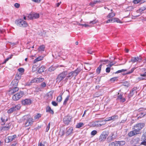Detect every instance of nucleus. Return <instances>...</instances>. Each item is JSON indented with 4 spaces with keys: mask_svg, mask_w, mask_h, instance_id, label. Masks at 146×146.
<instances>
[{
    "mask_svg": "<svg viewBox=\"0 0 146 146\" xmlns=\"http://www.w3.org/2000/svg\"><path fill=\"white\" fill-rule=\"evenodd\" d=\"M138 133L135 130L130 131L128 133V135L129 137H131L135 135L138 134Z\"/></svg>",
    "mask_w": 146,
    "mask_h": 146,
    "instance_id": "f3484780",
    "label": "nucleus"
},
{
    "mask_svg": "<svg viewBox=\"0 0 146 146\" xmlns=\"http://www.w3.org/2000/svg\"><path fill=\"white\" fill-rule=\"evenodd\" d=\"M142 60V58L141 56L131 57L130 61L129 62H131L132 63H134L136 62L137 63H140Z\"/></svg>",
    "mask_w": 146,
    "mask_h": 146,
    "instance_id": "0eeeda50",
    "label": "nucleus"
},
{
    "mask_svg": "<svg viewBox=\"0 0 146 146\" xmlns=\"http://www.w3.org/2000/svg\"><path fill=\"white\" fill-rule=\"evenodd\" d=\"M73 130V128L72 127H70L69 128L67 129L66 131V134L68 135L71 134Z\"/></svg>",
    "mask_w": 146,
    "mask_h": 146,
    "instance_id": "a878e982",
    "label": "nucleus"
},
{
    "mask_svg": "<svg viewBox=\"0 0 146 146\" xmlns=\"http://www.w3.org/2000/svg\"><path fill=\"white\" fill-rule=\"evenodd\" d=\"M22 120H26L25 122V127H28L31 125L33 121V119L31 117L28 115L23 116L22 118Z\"/></svg>",
    "mask_w": 146,
    "mask_h": 146,
    "instance_id": "f257e3e1",
    "label": "nucleus"
},
{
    "mask_svg": "<svg viewBox=\"0 0 146 146\" xmlns=\"http://www.w3.org/2000/svg\"><path fill=\"white\" fill-rule=\"evenodd\" d=\"M70 97V96L68 95V96L66 98H65L64 102V104H66L67 102L68 101V100H69V99Z\"/></svg>",
    "mask_w": 146,
    "mask_h": 146,
    "instance_id": "a19ab883",
    "label": "nucleus"
},
{
    "mask_svg": "<svg viewBox=\"0 0 146 146\" xmlns=\"http://www.w3.org/2000/svg\"><path fill=\"white\" fill-rule=\"evenodd\" d=\"M81 25L84 26L85 27H90L91 26L90 25H89L86 24H82Z\"/></svg>",
    "mask_w": 146,
    "mask_h": 146,
    "instance_id": "4d7b16f0",
    "label": "nucleus"
},
{
    "mask_svg": "<svg viewBox=\"0 0 146 146\" xmlns=\"http://www.w3.org/2000/svg\"><path fill=\"white\" fill-rule=\"evenodd\" d=\"M105 124V123H104V122H102V121H96L93 122L92 123V126L96 127H100Z\"/></svg>",
    "mask_w": 146,
    "mask_h": 146,
    "instance_id": "9d476101",
    "label": "nucleus"
},
{
    "mask_svg": "<svg viewBox=\"0 0 146 146\" xmlns=\"http://www.w3.org/2000/svg\"><path fill=\"white\" fill-rule=\"evenodd\" d=\"M21 107V106L20 104H18L16 105L15 107L11 108L9 110L7 111V113H11L13 112L20 109Z\"/></svg>",
    "mask_w": 146,
    "mask_h": 146,
    "instance_id": "6e6552de",
    "label": "nucleus"
},
{
    "mask_svg": "<svg viewBox=\"0 0 146 146\" xmlns=\"http://www.w3.org/2000/svg\"><path fill=\"white\" fill-rule=\"evenodd\" d=\"M10 127L9 126H5L2 128L3 130H7L10 128Z\"/></svg>",
    "mask_w": 146,
    "mask_h": 146,
    "instance_id": "a18cd8bd",
    "label": "nucleus"
},
{
    "mask_svg": "<svg viewBox=\"0 0 146 146\" xmlns=\"http://www.w3.org/2000/svg\"><path fill=\"white\" fill-rule=\"evenodd\" d=\"M117 118L118 116L117 115H114L111 117L107 118L105 120H102V121L104 122V123H106V121H109L111 120H114Z\"/></svg>",
    "mask_w": 146,
    "mask_h": 146,
    "instance_id": "f8f14e48",
    "label": "nucleus"
},
{
    "mask_svg": "<svg viewBox=\"0 0 146 146\" xmlns=\"http://www.w3.org/2000/svg\"><path fill=\"white\" fill-rule=\"evenodd\" d=\"M108 135V133L104 131L100 135L99 139L101 141H104L105 140Z\"/></svg>",
    "mask_w": 146,
    "mask_h": 146,
    "instance_id": "ddd939ff",
    "label": "nucleus"
},
{
    "mask_svg": "<svg viewBox=\"0 0 146 146\" xmlns=\"http://www.w3.org/2000/svg\"><path fill=\"white\" fill-rule=\"evenodd\" d=\"M88 52L89 54H93V53H94V52H93L92 51H91V50H88Z\"/></svg>",
    "mask_w": 146,
    "mask_h": 146,
    "instance_id": "774afa93",
    "label": "nucleus"
},
{
    "mask_svg": "<svg viewBox=\"0 0 146 146\" xmlns=\"http://www.w3.org/2000/svg\"><path fill=\"white\" fill-rule=\"evenodd\" d=\"M31 103V100L29 99H26L23 100L21 101L22 104L24 105L30 104Z\"/></svg>",
    "mask_w": 146,
    "mask_h": 146,
    "instance_id": "2eb2a0df",
    "label": "nucleus"
},
{
    "mask_svg": "<svg viewBox=\"0 0 146 146\" xmlns=\"http://www.w3.org/2000/svg\"><path fill=\"white\" fill-rule=\"evenodd\" d=\"M21 76L20 74H17L15 76V78L19 80L20 79Z\"/></svg>",
    "mask_w": 146,
    "mask_h": 146,
    "instance_id": "37998d69",
    "label": "nucleus"
},
{
    "mask_svg": "<svg viewBox=\"0 0 146 146\" xmlns=\"http://www.w3.org/2000/svg\"><path fill=\"white\" fill-rule=\"evenodd\" d=\"M97 133V132L96 130H93L91 132V134L92 135H94Z\"/></svg>",
    "mask_w": 146,
    "mask_h": 146,
    "instance_id": "3c124183",
    "label": "nucleus"
},
{
    "mask_svg": "<svg viewBox=\"0 0 146 146\" xmlns=\"http://www.w3.org/2000/svg\"><path fill=\"white\" fill-rule=\"evenodd\" d=\"M135 69V68H132L131 70V71H129V72H127V74H129L131 73H132L134 70Z\"/></svg>",
    "mask_w": 146,
    "mask_h": 146,
    "instance_id": "13d9d810",
    "label": "nucleus"
},
{
    "mask_svg": "<svg viewBox=\"0 0 146 146\" xmlns=\"http://www.w3.org/2000/svg\"><path fill=\"white\" fill-rule=\"evenodd\" d=\"M18 82V80L15 78L12 81L11 85H13L14 87H15L17 86Z\"/></svg>",
    "mask_w": 146,
    "mask_h": 146,
    "instance_id": "aec40b11",
    "label": "nucleus"
},
{
    "mask_svg": "<svg viewBox=\"0 0 146 146\" xmlns=\"http://www.w3.org/2000/svg\"><path fill=\"white\" fill-rule=\"evenodd\" d=\"M136 90V88H133L131 92L130 93V94L129 96V97H131L134 94L135 90Z\"/></svg>",
    "mask_w": 146,
    "mask_h": 146,
    "instance_id": "c756f323",
    "label": "nucleus"
},
{
    "mask_svg": "<svg viewBox=\"0 0 146 146\" xmlns=\"http://www.w3.org/2000/svg\"><path fill=\"white\" fill-rule=\"evenodd\" d=\"M17 136L16 135H14L11 136H8L5 139V142L7 143L11 142L12 141L15 140V139L17 137Z\"/></svg>",
    "mask_w": 146,
    "mask_h": 146,
    "instance_id": "9b49d317",
    "label": "nucleus"
},
{
    "mask_svg": "<svg viewBox=\"0 0 146 146\" xmlns=\"http://www.w3.org/2000/svg\"><path fill=\"white\" fill-rule=\"evenodd\" d=\"M145 8L144 7H141L139 9V11H140V12L142 11L145 10Z\"/></svg>",
    "mask_w": 146,
    "mask_h": 146,
    "instance_id": "69168bd1",
    "label": "nucleus"
},
{
    "mask_svg": "<svg viewBox=\"0 0 146 146\" xmlns=\"http://www.w3.org/2000/svg\"><path fill=\"white\" fill-rule=\"evenodd\" d=\"M45 69V68L44 66H42L38 68V73H40L43 72Z\"/></svg>",
    "mask_w": 146,
    "mask_h": 146,
    "instance_id": "393cba45",
    "label": "nucleus"
},
{
    "mask_svg": "<svg viewBox=\"0 0 146 146\" xmlns=\"http://www.w3.org/2000/svg\"><path fill=\"white\" fill-rule=\"evenodd\" d=\"M100 1H93L91 2L90 3V5L91 6H94L97 3H100Z\"/></svg>",
    "mask_w": 146,
    "mask_h": 146,
    "instance_id": "7c9ffc66",
    "label": "nucleus"
},
{
    "mask_svg": "<svg viewBox=\"0 0 146 146\" xmlns=\"http://www.w3.org/2000/svg\"><path fill=\"white\" fill-rule=\"evenodd\" d=\"M71 119V117L67 115L65 116L63 119V122L65 124L68 125Z\"/></svg>",
    "mask_w": 146,
    "mask_h": 146,
    "instance_id": "4468645a",
    "label": "nucleus"
},
{
    "mask_svg": "<svg viewBox=\"0 0 146 146\" xmlns=\"http://www.w3.org/2000/svg\"><path fill=\"white\" fill-rule=\"evenodd\" d=\"M15 23L17 26L20 27H26L28 26V24L26 22L22 19L16 20Z\"/></svg>",
    "mask_w": 146,
    "mask_h": 146,
    "instance_id": "f03ea898",
    "label": "nucleus"
},
{
    "mask_svg": "<svg viewBox=\"0 0 146 146\" xmlns=\"http://www.w3.org/2000/svg\"><path fill=\"white\" fill-rule=\"evenodd\" d=\"M141 144L146 145V141H144L143 142H142L141 143Z\"/></svg>",
    "mask_w": 146,
    "mask_h": 146,
    "instance_id": "338daca9",
    "label": "nucleus"
},
{
    "mask_svg": "<svg viewBox=\"0 0 146 146\" xmlns=\"http://www.w3.org/2000/svg\"><path fill=\"white\" fill-rule=\"evenodd\" d=\"M38 65L39 64H34L32 68V70H33V71H35L36 70H38L39 66H38Z\"/></svg>",
    "mask_w": 146,
    "mask_h": 146,
    "instance_id": "c85d7f7f",
    "label": "nucleus"
},
{
    "mask_svg": "<svg viewBox=\"0 0 146 146\" xmlns=\"http://www.w3.org/2000/svg\"><path fill=\"white\" fill-rule=\"evenodd\" d=\"M14 6L16 8H19L20 6V5L19 3H15L14 4Z\"/></svg>",
    "mask_w": 146,
    "mask_h": 146,
    "instance_id": "603ef678",
    "label": "nucleus"
},
{
    "mask_svg": "<svg viewBox=\"0 0 146 146\" xmlns=\"http://www.w3.org/2000/svg\"><path fill=\"white\" fill-rule=\"evenodd\" d=\"M117 77H115L113 78L110 79V80L112 82H114L115 81L117 80Z\"/></svg>",
    "mask_w": 146,
    "mask_h": 146,
    "instance_id": "de8ad7c7",
    "label": "nucleus"
},
{
    "mask_svg": "<svg viewBox=\"0 0 146 146\" xmlns=\"http://www.w3.org/2000/svg\"><path fill=\"white\" fill-rule=\"evenodd\" d=\"M142 0H134L133 1V3L135 4H137Z\"/></svg>",
    "mask_w": 146,
    "mask_h": 146,
    "instance_id": "09e8293b",
    "label": "nucleus"
},
{
    "mask_svg": "<svg viewBox=\"0 0 146 146\" xmlns=\"http://www.w3.org/2000/svg\"><path fill=\"white\" fill-rule=\"evenodd\" d=\"M13 56V55L11 54L10 56L9 57L6 58L4 61L3 63H5L6 62L9 60V59L11 58H12Z\"/></svg>",
    "mask_w": 146,
    "mask_h": 146,
    "instance_id": "79ce46f5",
    "label": "nucleus"
},
{
    "mask_svg": "<svg viewBox=\"0 0 146 146\" xmlns=\"http://www.w3.org/2000/svg\"><path fill=\"white\" fill-rule=\"evenodd\" d=\"M45 46L44 45L40 46L38 48L39 51H43L44 50Z\"/></svg>",
    "mask_w": 146,
    "mask_h": 146,
    "instance_id": "473e14b6",
    "label": "nucleus"
},
{
    "mask_svg": "<svg viewBox=\"0 0 146 146\" xmlns=\"http://www.w3.org/2000/svg\"><path fill=\"white\" fill-rule=\"evenodd\" d=\"M127 70L126 69H122L121 70H119L116 71L115 73V74L119 73L125 71Z\"/></svg>",
    "mask_w": 146,
    "mask_h": 146,
    "instance_id": "c03bdc74",
    "label": "nucleus"
},
{
    "mask_svg": "<svg viewBox=\"0 0 146 146\" xmlns=\"http://www.w3.org/2000/svg\"><path fill=\"white\" fill-rule=\"evenodd\" d=\"M44 79L42 78H35L31 81V83L40 82L43 81Z\"/></svg>",
    "mask_w": 146,
    "mask_h": 146,
    "instance_id": "dca6fc26",
    "label": "nucleus"
},
{
    "mask_svg": "<svg viewBox=\"0 0 146 146\" xmlns=\"http://www.w3.org/2000/svg\"><path fill=\"white\" fill-rule=\"evenodd\" d=\"M115 13L111 12L108 14L107 16V17L108 18H111L115 16Z\"/></svg>",
    "mask_w": 146,
    "mask_h": 146,
    "instance_id": "4be33fe9",
    "label": "nucleus"
},
{
    "mask_svg": "<svg viewBox=\"0 0 146 146\" xmlns=\"http://www.w3.org/2000/svg\"><path fill=\"white\" fill-rule=\"evenodd\" d=\"M109 146H118V144L117 142H115L110 143L109 144Z\"/></svg>",
    "mask_w": 146,
    "mask_h": 146,
    "instance_id": "2f4dec72",
    "label": "nucleus"
},
{
    "mask_svg": "<svg viewBox=\"0 0 146 146\" xmlns=\"http://www.w3.org/2000/svg\"><path fill=\"white\" fill-rule=\"evenodd\" d=\"M34 2H36L37 3H39L41 1V0H32Z\"/></svg>",
    "mask_w": 146,
    "mask_h": 146,
    "instance_id": "680f3d73",
    "label": "nucleus"
},
{
    "mask_svg": "<svg viewBox=\"0 0 146 146\" xmlns=\"http://www.w3.org/2000/svg\"><path fill=\"white\" fill-rule=\"evenodd\" d=\"M107 23H109L110 22L113 23V18L108 19L106 22Z\"/></svg>",
    "mask_w": 146,
    "mask_h": 146,
    "instance_id": "864d4df0",
    "label": "nucleus"
},
{
    "mask_svg": "<svg viewBox=\"0 0 146 146\" xmlns=\"http://www.w3.org/2000/svg\"><path fill=\"white\" fill-rule=\"evenodd\" d=\"M46 111L47 112H49L52 114L54 113L53 111L51 109L50 107L49 106H48L46 108Z\"/></svg>",
    "mask_w": 146,
    "mask_h": 146,
    "instance_id": "cd10ccee",
    "label": "nucleus"
},
{
    "mask_svg": "<svg viewBox=\"0 0 146 146\" xmlns=\"http://www.w3.org/2000/svg\"><path fill=\"white\" fill-rule=\"evenodd\" d=\"M114 136V134L113 133H112L111 134V135L109 136L107 138V140L108 141L110 142L113 139H115V137L113 136Z\"/></svg>",
    "mask_w": 146,
    "mask_h": 146,
    "instance_id": "6ab92c4d",
    "label": "nucleus"
},
{
    "mask_svg": "<svg viewBox=\"0 0 146 146\" xmlns=\"http://www.w3.org/2000/svg\"><path fill=\"white\" fill-rule=\"evenodd\" d=\"M110 70V67H107L106 69V71L107 73H109Z\"/></svg>",
    "mask_w": 146,
    "mask_h": 146,
    "instance_id": "bf43d9fd",
    "label": "nucleus"
},
{
    "mask_svg": "<svg viewBox=\"0 0 146 146\" xmlns=\"http://www.w3.org/2000/svg\"><path fill=\"white\" fill-rule=\"evenodd\" d=\"M122 95L121 94H120L118 97L117 98V99L118 100H121L122 99Z\"/></svg>",
    "mask_w": 146,
    "mask_h": 146,
    "instance_id": "0e129e2a",
    "label": "nucleus"
},
{
    "mask_svg": "<svg viewBox=\"0 0 146 146\" xmlns=\"http://www.w3.org/2000/svg\"><path fill=\"white\" fill-rule=\"evenodd\" d=\"M41 86L43 87H45L46 86V84L45 82H43L41 84Z\"/></svg>",
    "mask_w": 146,
    "mask_h": 146,
    "instance_id": "e2e57ef3",
    "label": "nucleus"
},
{
    "mask_svg": "<svg viewBox=\"0 0 146 146\" xmlns=\"http://www.w3.org/2000/svg\"><path fill=\"white\" fill-rule=\"evenodd\" d=\"M57 64H56V66H54L53 65L49 68V71L50 72L54 71L57 68Z\"/></svg>",
    "mask_w": 146,
    "mask_h": 146,
    "instance_id": "412c9836",
    "label": "nucleus"
},
{
    "mask_svg": "<svg viewBox=\"0 0 146 146\" xmlns=\"http://www.w3.org/2000/svg\"><path fill=\"white\" fill-rule=\"evenodd\" d=\"M18 70L19 71V74H20V73L22 74L24 72V69L23 68H20L18 69Z\"/></svg>",
    "mask_w": 146,
    "mask_h": 146,
    "instance_id": "58836bf2",
    "label": "nucleus"
},
{
    "mask_svg": "<svg viewBox=\"0 0 146 146\" xmlns=\"http://www.w3.org/2000/svg\"><path fill=\"white\" fill-rule=\"evenodd\" d=\"M44 143H45V142H41L39 144V146H45Z\"/></svg>",
    "mask_w": 146,
    "mask_h": 146,
    "instance_id": "6e6d98bb",
    "label": "nucleus"
},
{
    "mask_svg": "<svg viewBox=\"0 0 146 146\" xmlns=\"http://www.w3.org/2000/svg\"><path fill=\"white\" fill-rule=\"evenodd\" d=\"M117 142V143L118 144V146L123 145L125 143V141H118Z\"/></svg>",
    "mask_w": 146,
    "mask_h": 146,
    "instance_id": "c9c22d12",
    "label": "nucleus"
},
{
    "mask_svg": "<svg viewBox=\"0 0 146 146\" xmlns=\"http://www.w3.org/2000/svg\"><path fill=\"white\" fill-rule=\"evenodd\" d=\"M67 73L66 71L64 72L59 75L56 78L57 82H59L64 78L66 76Z\"/></svg>",
    "mask_w": 146,
    "mask_h": 146,
    "instance_id": "1a4fd4ad",
    "label": "nucleus"
},
{
    "mask_svg": "<svg viewBox=\"0 0 146 146\" xmlns=\"http://www.w3.org/2000/svg\"><path fill=\"white\" fill-rule=\"evenodd\" d=\"M62 100L61 96H59L57 98V101L59 102H60Z\"/></svg>",
    "mask_w": 146,
    "mask_h": 146,
    "instance_id": "49530a36",
    "label": "nucleus"
},
{
    "mask_svg": "<svg viewBox=\"0 0 146 146\" xmlns=\"http://www.w3.org/2000/svg\"><path fill=\"white\" fill-rule=\"evenodd\" d=\"M101 62V63H102V62H104L106 63H108L109 64H112L111 63L112 62H110V61H109L108 60H102L100 61Z\"/></svg>",
    "mask_w": 146,
    "mask_h": 146,
    "instance_id": "ea45409f",
    "label": "nucleus"
},
{
    "mask_svg": "<svg viewBox=\"0 0 146 146\" xmlns=\"http://www.w3.org/2000/svg\"><path fill=\"white\" fill-rule=\"evenodd\" d=\"M24 95L23 92L21 91L15 94L13 96V99L14 101L19 100L22 98Z\"/></svg>",
    "mask_w": 146,
    "mask_h": 146,
    "instance_id": "39448f33",
    "label": "nucleus"
},
{
    "mask_svg": "<svg viewBox=\"0 0 146 146\" xmlns=\"http://www.w3.org/2000/svg\"><path fill=\"white\" fill-rule=\"evenodd\" d=\"M44 57L43 56H40L37 57L34 60V63H36L37 62L43 60Z\"/></svg>",
    "mask_w": 146,
    "mask_h": 146,
    "instance_id": "a211bd4d",
    "label": "nucleus"
},
{
    "mask_svg": "<svg viewBox=\"0 0 146 146\" xmlns=\"http://www.w3.org/2000/svg\"><path fill=\"white\" fill-rule=\"evenodd\" d=\"M1 119L2 122H3L7 121L8 120L7 117L4 115L1 117Z\"/></svg>",
    "mask_w": 146,
    "mask_h": 146,
    "instance_id": "5701e85b",
    "label": "nucleus"
},
{
    "mask_svg": "<svg viewBox=\"0 0 146 146\" xmlns=\"http://www.w3.org/2000/svg\"><path fill=\"white\" fill-rule=\"evenodd\" d=\"M11 90V92L12 93H14L17 91H18L19 90V88L18 87H14Z\"/></svg>",
    "mask_w": 146,
    "mask_h": 146,
    "instance_id": "b1692460",
    "label": "nucleus"
},
{
    "mask_svg": "<svg viewBox=\"0 0 146 146\" xmlns=\"http://www.w3.org/2000/svg\"><path fill=\"white\" fill-rule=\"evenodd\" d=\"M80 71L79 69H77L74 71H72L68 74L67 77L70 79L73 77L74 79H75V77L78 74Z\"/></svg>",
    "mask_w": 146,
    "mask_h": 146,
    "instance_id": "20e7f679",
    "label": "nucleus"
},
{
    "mask_svg": "<svg viewBox=\"0 0 146 146\" xmlns=\"http://www.w3.org/2000/svg\"><path fill=\"white\" fill-rule=\"evenodd\" d=\"M52 105L54 106H56L57 105V104L55 101H53L52 102Z\"/></svg>",
    "mask_w": 146,
    "mask_h": 146,
    "instance_id": "052dcab7",
    "label": "nucleus"
},
{
    "mask_svg": "<svg viewBox=\"0 0 146 146\" xmlns=\"http://www.w3.org/2000/svg\"><path fill=\"white\" fill-rule=\"evenodd\" d=\"M113 23L116 22L117 23H122V22L120 21V20L118 18H113Z\"/></svg>",
    "mask_w": 146,
    "mask_h": 146,
    "instance_id": "bb28decb",
    "label": "nucleus"
},
{
    "mask_svg": "<svg viewBox=\"0 0 146 146\" xmlns=\"http://www.w3.org/2000/svg\"><path fill=\"white\" fill-rule=\"evenodd\" d=\"M101 67L102 65L100 64V65L97 68V69L96 70V72L98 74H99L101 70Z\"/></svg>",
    "mask_w": 146,
    "mask_h": 146,
    "instance_id": "e433bc0d",
    "label": "nucleus"
},
{
    "mask_svg": "<svg viewBox=\"0 0 146 146\" xmlns=\"http://www.w3.org/2000/svg\"><path fill=\"white\" fill-rule=\"evenodd\" d=\"M97 22V21L96 20L90 21L89 23V25H90L91 26H90V27H92V26L93 25H94Z\"/></svg>",
    "mask_w": 146,
    "mask_h": 146,
    "instance_id": "f704fd0d",
    "label": "nucleus"
},
{
    "mask_svg": "<svg viewBox=\"0 0 146 146\" xmlns=\"http://www.w3.org/2000/svg\"><path fill=\"white\" fill-rule=\"evenodd\" d=\"M133 9V7L132 6H129L127 8L128 11H132Z\"/></svg>",
    "mask_w": 146,
    "mask_h": 146,
    "instance_id": "8fccbe9b",
    "label": "nucleus"
},
{
    "mask_svg": "<svg viewBox=\"0 0 146 146\" xmlns=\"http://www.w3.org/2000/svg\"><path fill=\"white\" fill-rule=\"evenodd\" d=\"M84 125V124L82 123H78L76 125V127L77 128H80Z\"/></svg>",
    "mask_w": 146,
    "mask_h": 146,
    "instance_id": "72a5a7b5",
    "label": "nucleus"
},
{
    "mask_svg": "<svg viewBox=\"0 0 146 146\" xmlns=\"http://www.w3.org/2000/svg\"><path fill=\"white\" fill-rule=\"evenodd\" d=\"M40 15L39 13L35 12L31 13L27 15L28 20H31L38 18Z\"/></svg>",
    "mask_w": 146,
    "mask_h": 146,
    "instance_id": "423d86ee",
    "label": "nucleus"
},
{
    "mask_svg": "<svg viewBox=\"0 0 146 146\" xmlns=\"http://www.w3.org/2000/svg\"><path fill=\"white\" fill-rule=\"evenodd\" d=\"M144 126V124L143 123H139L134 125L133 127V129L135 130V131L138 133L139 134L140 133V130Z\"/></svg>",
    "mask_w": 146,
    "mask_h": 146,
    "instance_id": "7ed1b4c3",
    "label": "nucleus"
},
{
    "mask_svg": "<svg viewBox=\"0 0 146 146\" xmlns=\"http://www.w3.org/2000/svg\"><path fill=\"white\" fill-rule=\"evenodd\" d=\"M41 116V114L40 113H38L34 117V118L35 119H38Z\"/></svg>",
    "mask_w": 146,
    "mask_h": 146,
    "instance_id": "4c0bfd02",
    "label": "nucleus"
},
{
    "mask_svg": "<svg viewBox=\"0 0 146 146\" xmlns=\"http://www.w3.org/2000/svg\"><path fill=\"white\" fill-rule=\"evenodd\" d=\"M50 123H49L48 124V125H47V126L46 129V132H48V131L50 129Z\"/></svg>",
    "mask_w": 146,
    "mask_h": 146,
    "instance_id": "5fc2aeb1",
    "label": "nucleus"
}]
</instances>
